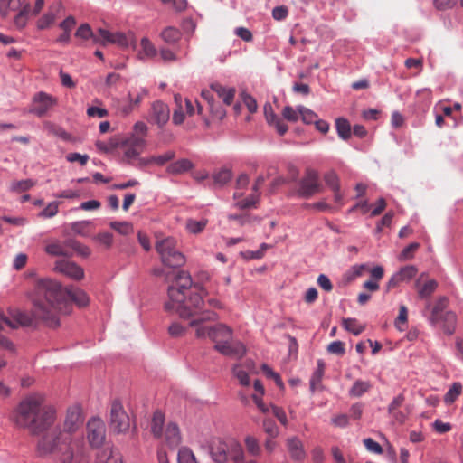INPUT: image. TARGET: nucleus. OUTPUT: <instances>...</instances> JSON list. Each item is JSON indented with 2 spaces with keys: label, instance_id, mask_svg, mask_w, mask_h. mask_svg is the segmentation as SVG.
<instances>
[{
  "label": "nucleus",
  "instance_id": "nucleus-36",
  "mask_svg": "<svg viewBox=\"0 0 463 463\" xmlns=\"http://www.w3.org/2000/svg\"><path fill=\"white\" fill-rule=\"evenodd\" d=\"M370 388L371 384L369 382L357 380L349 390V394L353 397H360L368 392Z\"/></svg>",
  "mask_w": 463,
  "mask_h": 463
},
{
  "label": "nucleus",
  "instance_id": "nucleus-54",
  "mask_svg": "<svg viewBox=\"0 0 463 463\" xmlns=\"http://www.w3.org/2000/svg\"><path fill=\"white\" fill-rule=\"evenodd\" d=\"M232 371L241 385L248 386L250 384L248 373L240 365H235Z\"/></svg>",
  "mask_w": 463,
  "mask_h": 463
},
{
  "label": "nucleus",
  "instance_id": "nucleus-5",
  "mask_svg": "<svg viewBox=\"0 0 463 463\" xmlns=\"http://www.w3.org/2000/svg\"><path fill=\"white\" fill-rule=\"evenodd\" d=\"M446 307L447 298H440L431 307L429 315L427 310L430 308V303L426 305L422 314L432 326L440 327L446 334L452 335L456 330L457 317L454 312L447 310Z\"/></svg>",
  "mask_w": 463,
  "mask_h": 463
},
{
  "label": "nucleus",
  "instance_id": "nucleus-7",
  "mask_svg": "<svg viewBox=\"0 0 463 463\" xmlns=\"http://www.w3.org/2000/svg\"><path fill=\"white\" fill-rule=\"evenodd\" d=\"M321 191L322 185L319 183L318 172L312 168H307L305 175L298 182V189L297 191L298 196L310 198Z\"/></svg>",
  "mask_w": 463,
  "mask_h": 463
},
{
  "label": "nucleus",
  "instance_id": "nucleus-63",
  "mask_svg": "<svg viewBox=\"0 0 463 463\" xmlns=\"http://www.w3.org/2000/svg\"><path fill=\"white\" fill-rule=\"evenodd\" d=\"M59 203L52 202L50 203L40 213L41 216L44 218H52L55 216L58 213Z\"/></svg>",
  "mask_w": 463,
  "mask_h": 463
},
{
  "label": "nucleus",
  "instance_id": "nucleus-61",
  "mask_svg": "<svg viewBox=\"0 0 463 463\" xmlns=\"http://www.w3.org/2000/svg\"><path fill=\"white\" fill-rule=\"evenodd\" d=\"M282 116L285 119H287L288 121H290V122H297L298 120V118H299V113H298V110H295L292 107L290 106H286L284 109H283V111H282Z\"/></svg>",
  "mask_w": 463,
  "mask_h": 463
},
{
  "label": "nucleus",
  "instance_id": "nucleus-17",
  "mask_svg": "<svg viewBox=\"0 0 463 463\" xmlns=\"http://www.w3.org/2000/svg\"><path fill=\"white\" fill-rule=\"evenodd\" d=\"M96 463H124L121 454L113 448H104L98 452Z\"/></svg>",
  "mask_w": 463,
  "mask_h": 463
},
{
  "label": "nucleus",
  "instance_id": "nucleus-15",
  "mask_svg": "<svg viewBox=\"0 0 463 463\" xmlns=\"http://www.w3.org/2000/svg\"><path fill=\"white\" fill-rule=\"evenodd\" d=\"M231 448V441L218 440L211 447V456L216 463H225L228 460V453Z\"/></svg>",
  "mask_w": 463,
  "mask_h": 463
},
{
  "label": "nucleus",
  "instance_id": "nucleus-12",
  "mask_svg": "<svg viewBox=\"0 0 463 463\" xmlns=\"http://www.w3.org/2000/svg\"><path fill=\"white\" fill-rule=\"evenodd\" d=\"M54 270L74 280H80L84 277L83 269L75 262L68 260H56Z\"/></svg>",
  "mask_w": 463,
  "mask_h": 463
},
{
  "label": "nucleus",
  "instance_id": "nucleus-23",
  "mask_svg": "<svg viewBox=\"0 0 463 463\" xmlns=\"http://www.w3.org/2000/svg\"><path fill=\"white\" fill-rule=\"evenodd\" d=\"M65 245L68 247L69 250H73L79 256L87 258L91 254V250L88 246L80 243V241L74 239L65 240Z\"/></svg>",
  "mask_w": 463,
  "mask_h": 463
},
{
  "label": "nucleus",
  "instance_id": "nucleus-60",
  "mask_svg": "<svg viewBox=\"0 0 463 463\" xmlns=\"http://www.w3.org/2000/svg\"><path fill=\"white\" fill-rule=\"evenodd\" d=\"M210 108V112L212 114V116L214 118H217L219 120H222L225 118L226 116V111L225 109L222 108V105L218 104V103H211V105L209 106Z\"/></svg>",
  "mask_w": 463,
  "mask_h": 463
},
{
  "label": "nucleus",
  "instance_id": "nucleus-64",
  "mask_svg": "<svg viewBox=\"0 0 463 463\" xmlns=\"http://www.w3.org/2000/svg\"><path fill=\"white\" fill-rule=\"evenodd\" d=\"M363 442L366 449L369 450L370 452L375 454L383 453V448L381 447V445L378 442L374 441L373 439H364Z\"/></svg>",
  "mask_w": 463,
  "mask_h": 463
},
{
  "label": "nucleus",
  "instance_id": "nucleus-57",
  "mask_svg": "<svg viewBox=\"0 0 463 463\" xmlns=\"http://www.w3.org/2000/svg\"><path fill=\"white\" fill-rule=\"evenodd\" d=\"M55 21V14L52 12H49L43 15L37 22V26L39 29L43 30L48 28L53 22Z\"/></svg>",
  "mask_w": 463,
  "mask_h": 463
},
{
  "label": "nucleus",
  "instance_id": "nucleus-21",
  "mask_svg": "<svg viewBox=\"0 0 463 463\" xmlns=\"http://www.w3.org/2000/svg\"><path fill=\"white\" fill-rule=\"evenodd\" d=\"M113 108L116 110V113L119 116L126 117L129 115L135 106L128 97L126 99H116L113 101Z\"/></svg>",
  "mask_w": 463,
  "mask_h": 463
},
{
  "label": "nucleus",
  "instance_id": "nucleus-28",
  "mask_svg": "<svg viewBox=\"0 0 463 463\" xmlns=\"http://www.w3.org/2000/svg\"><path fill=\"white\" fill-rule=\"evenodd\" d=\"M325 364L322 360L317 361V366L310 378V389L312 392L317 390L321 383L324 375Z\"/></svg>",
  "mask_w": 463,
  "mask_h": 463
},
{
  "label": "nucleus",
  "instance_id": "nucleus-9",
  "mask_svg": "<svg viewBox=\"0 0 463 463\" xmlns=\"http://www.w3.org/2000/svg\"><path fill=\"white\" fill-rule=\"evenodd\" d=\"M87 439L92 448H99L106 439V427L99 418H92L87 424Z\"/></svg>",
  "mask_w": 463,
  "mask_h": 463
},
{
  "label": "nucleus",
  "instance_id": "nucleus-47",
  "mask_svg": "<svg viewBox=\"0 0 463 463\" xmlns=\"http://www.w3.org/2000/svg\"><path fill=\"white\" fill-rule=\"evenodd\" d=\"M34 183L31 179L15 181L11 184L10 190L15 193H21L29 190Z\"/></svg>",
  "mask_w": 463,
  "mask_h": 463
},
{
  "label": "nucleus",
  "instance_id": "nucleus-4",
  "mask_svg": "<svg viewBox=\"0 0 463 463\" xmlns=\"http://www.w3.org/2000/svg\"><path fill=\"white\" fill-rule=\"evenodd\" d=\"M40 456L55 454L61 463H90V454L83 435L67 432H50L37 442Z\"/></svg>",
  "mask_w": 463,
  "mask_h": 463
},
{
  "label": "nucleus",
  "instance_id": "nucleus-20",
  "mask_svg": "<svg viewBox=\"0 0 463 463\" xmlns=\"http://www.w3.org/2000/svg\"><path fill=\"white\" fill-rule=\"evenodd\" d=\"M156 48L152 43V42L148 38L143 37L140 41V50L138 52V57L140 59H152L156 57Z\"/></svg>",
  "mask_w": 463,
  "mask_h": 463
},
{
  "label": "nucleus",
  "instance_id": "nucleus-39",
  "mask_svg": "<svg viewBox=\"0 0 463 463\" xmlns=\"http://www.w3.org/2000/svg\"><path fill=\"white\" fill-rule=\"evenodd\" d=\"M232 174L230 169L222 168L213 174V179L215 184L222 186L232 179Z\"/></svg>",
  "mask_w": 463,
  "mask_h": 463
},
{
  "label": "nucleus",
  "instance_id": "nucleus-11",
  "mask_svg": "<svg viewBox=\"0 0 463 463\" xmlns=\"http://www.w3.org/2000/svg\"><path fill=\"white\" fill-rule=\"evenodd\" d=\"M82 422L80 409L77 406L71 407L67 411L63 429L55 428L51 432H67L71 435H82L77 432Z\"/></svg>",
  "mask_w": 463,
  "mask_h": 463
},
{
  "label": "nucleus",
  "instance_id": "nucleus-26",
  "mask_svg": "<svg viewBox=\"0 0 463 463\" xmlns=\"http://www.w3.org/2000/svg\"><path fill=\"white\" fill-rule=\"evenodd\" d=\"M228 455L234 463H245V453L241 444L231 440V448Z\"/></svg>",
  "mask_w": 463,
  "mask_h": 463
},
{
  "label": "nucleus",
  "instance_id": "nucleus-38",
  "mask_svg": "<svg viewBox=\"0 0 463 463\" xmlns=\"http://www.w3.org/2000/svg\"><path fill=\"white\" fill-rule=\"evenodd\" d=\"M462 392V385L460 383H454L444 396V402L447 404L453 403Z\"/></svg>",
  "mask_w": 463,
  "mask_h": 463
},
{
  "label": "nucleus",
  "instance_id": "nucleus-3",
  "mask_svg": "<svg viewBox=\"0 0 463 463\" xmlns=\"http://www.w3.org/2000/svg\"><path fill=\"white\" fill-rule=\"evenodd\" d=\"M45 397L40 392L27 395L18 404L13 415L16 427L27 430L32 435H44L57 419L56 410L44 403Z\"/></svg>",
  "mask_w": 463,
  "mask_h": 463
},
{
  "label": "nucleus",
  "instance_id": "nucleus-44",
  "mask_svg": "<svg viewBox=\"0 0 463 463\" xmlns=\"http://www.w3.org/2000/svg\"><path fill=\"white\" fill-rule=\"evenodd\" d=\"M130 38L121 32H111L110 43L117 44L119 47H128L130 43Z\"/></svg>",
  "mask_w": 463,
  "mask_h": 463
},
{
  "label": "nucleus",
  "instance_id": "nucleus-35",
  "mask_svg": "<svg viewBox=\"0 0 463 463\" xmlns=\"http://www.w3.org/2000/svg\"><path fill=\"white\" fill-rule=\"evenodd\" d=\"M208 221L206 219L194 220L188 219L186 221V229L192 234H198L202 232L206 227Z\"/></svg>",
  "mask_w": 463,
  "mask_h": 463
},
{
  "label": "nucleus",
  "instance_id": "nucleus-41",
  "mask_svg": "<svg viewBox=\"0 0 463 463\" xmlns=\"http://www.w3.org/2000/svg\"><path fill=\"white\" fill-rule=\"evenodd\" d=\"M342 325L344 328L354 335H360L364 327L357 323V320L354 318H345L343 319Z\"/></svg>",
  "mask_w": 463,
  "mask_h": 463
},
{
  "label": "nucleus",
  "instance_id": "nucleus-16",
  "mask_svg": "<svg viewBox=\"0 0 463 463\" xmlns=\"http://www.w3.org/2000/svg\"><path fill=\"white\" fill-rule=\"evenodd\" d=\"M146 146V141L142 137H133L129 140L124 151V156L131 162L138 157Z\"/></svg>",
  "mask_w": 463,
  "mask_h": 463
},
{
  "label": "nucleus",
  "instance_id": "nucleus-32",
  "mask_svg": "<svg viewBox=\"0 0 463 463\" xmlns=\"http://www.w3.org/2000/svg\"><path fill=\"white\" fill-rule=\"evenodd\" d=\"M193 164L188 159H180L168 165L167 171L171 174H181L190 170Z\"/></svg>",
  "mask_w": 463,
  "mask_h": 463
},
{
  "label": "nucleus",
  "instance_id": "nucleus-2",
  "mask_svg": "<svg viewBox=\"0 0 463 463\" xmlns=\"http://www.w3.org/2000/svg\"><path fill=\"white\" fill-rule=\"evenodd\" d=\"M33 308L32 314L20 309H10L6 317V326L16 329L30 326L34 320H40L49 327L60 326L59 315L63 307L64 292L61 285L50 279H41L35 283L33 295Z\"/></svg>",
  "mask_w": 463,
  "mask_h": 463
},
{
  "label": "nucleus",
  "instance_id": "nucleus-33",
  "mask_svg": "<svg viewBox=\"0 0 463 463\" xmlns=\"http://www.w3.org/2000/svg\"><path fill=\"white\" fill-rule=\"evenodd\" d=\"M24 0H0V12L6 16L10 11L19 10Z\"/></svg>",
  "mask_w": 463,
  "mask_h": 463
},
{
  "label": "nucleus",
  "instance_id": "nucleus-1",
  "mask_svg": "<svg viewBox=\"0 0 463 463\" xmlns=\"http://www.w3.org/2000/svg\"><path fill=\"white\" fill-rule=\"evenodd\" d=\"M175 283L168 287V301L165 304V310L175 312L180 317L193 318L190 326L195 327V335L198 338L208 336L215 343L214 348L223 355L241 358L245 354L246 348L240 341H233V332L224 324L213 326L202 325L204 321L218 319L216 312L203 310L204 305L203 296L206 291L199 288V292L192 294L186 298L185 291L191 287L192 279L185 271H178Z\"/></svg>",
  "mask_w": 463,
  "mask_h": 463
},
{
  "label": "nucleus",
  "instance_id": "nucleus-6",
  "mask_svg": "<svg viewBox=\"0 0 463 463\" xmlns=\"http://www.w3.org/2000/svg\"><path fill=\"white\" fill-rule=\"evenodd\" d=\"M156 252L164 265L179 268L185 263V257L181 252L178 242L174 237H166L156 241Z\"/></svg>",
  "mask_w": 463,
  "mask_h": 463
},
{
  "label": "nucleus",
  "instance_id": "nucleus-46",
  "mask_svg": "<svg viewBox=\"0 0 463 463\" xmlns=\"http://www.w3.org/2000/svg\"><path fill=\"white\" fill-rule=\"evenodd\" d=\"M298 110L301 117L302 121L305 124L314 123L315 120L317 118V114L313 110H311L304 106H298Z\"/></svg>",
  "mask_w": 463,
  "mask_h": 463
},
{
  "label": "nucleus",
  "instance_id": "nucleus-34",
  "mask_svg": "<svg viewBox=\"0 0 463 463\" xmlns=\"http://www.w3.org/2000/svg\"><path fill=\"white\" fill-rule=\"evenodd\" d=\"M244 443L246 449L250 455L253 457H258L260 455L261 449L258 439L255 437L251 435L246 436L244 439Z\"/></svg>",
  "mask_w": 463,
  "mask_h": 463
},
{
  "label": "nucleus",
  "instance_id": "nucleus-22",
  "mask_svg": "<svg viewBox=\"0 0 463 463\" xmlns=\"http://www.w3.org/2000/svg\"><path fill=\"white\" fill-rule=\"evenodd\" d=\"M166 442L171 447L177 446L181 441L179 428L175 423H169L165 432Z\"/></svg>",
  "mask_w": 463,
  "mask_h": 463
},
{
  "label": "nucleus",
  "instance_id": "nucleus-24",
  "mask_svg": "<svg viewBox=\"0 0 463 463\" xmlns=\"http://www.w3.org/2000/svg\"><path fill=\"white\" fill-rule=\"evenodd\" d=\"M233 196L234 199L237 201L234 205L239 209H249L254 207L259 198L258 195L251 194L247 198L240 200V198L242 196V194L239 192H235Z\"/></svg>",
  "mask_w": 463,
  "mask_h": 463
},
{
  "label": "nucleus",
  "instance_id": "nucleus-59",
  "mask_svg": "<svg viewBox=\"0 0 463 463\" xmlns=\"http://www.w3.org/2000/svg\"><path fill=\"white\" fill-rule=\"evenodd\" d=\"M270 407H271L273 415L278 419V420L280 422V424L285 427L288 426V420L285 411L282 408L278 407L273 404H271Z\"/></svg>",
  "mask_w": 463,
  "mask_h": 463
},
{
  "label": "nucleus",
  "instance_id": "nucleus-51",
  "mask_svg": "<svg viewBox=\"0 0 463 463\" xmlns=\"http://www.w3.org/2000/svg\"><path fill=\"white\" fill-rule=\"evenodd\" d=\"M175 154L174 151H166L163 155L154 156L149 157V161L156 164L158 165H163L168 161L172 160L175 157Z\"/></svg>",
  "mask_w": 463,
  "mask_h": 463
},
{
  "label": "nucleus",
  "instance_id": "nucleus-19",
  "mask_svg": "<svg viewBox=\"0 0 463 463\" xmlns=\"http://www.w3.org/2000/svg\"><path fill=\"white\" fill-rule=\"evenodd\" d=\"M210 88L219 98L222 99L224 104L229 106L232 103L236 92L234 88H226L219 82H213Z\"/></svg>",
  "mask_w": 463,
  "mask_h": 463
},
{
  "label": "nucleus",
  "instance_id": "nucleus-48",
  "mask_svg": "<svg viewBox=\"0 0 463 463\" xmlns=\"http://www.w3.org/2000/svg\"><path fill=\"white\" fill-rule=\"evenodd\" d=\"M93 33L94 31L89 24H82L78 27L75 36L81 40L88 41L91 36H93Z\"/></svg>",
  "mask_w": 463,
  "mask_h": 463
},
{
  "label": "nucleus",
  "instance_id": "nucleus-40",
  "mask_svg": "<svg viewBox=\"0 0 463 463\" xmlns=\"http://www.w3.org/2000/svg\"><path fill=\"white\" fill-rule=\"evenodd\" d=\"M262 428L268 437L277 438L279 435V427L272 419L265 418L262 421Z\"/></svg>",
  "mask_w": 463,
  "mask_h": 463
},
{
  "label": "nucleus",
  "instance_id": "nucleus-29",
  "mask_svg": "<svg viewBox=\"0 0 463 463\" xmlns=\"http://www.w3.org/2000/svg\"><path fill=\"white\" fill-rule=\"evenodd\" d=\"M161 37L168 44L176 43L181 39V32L173 26H168L161 33Z\"/></svg>",
  "mask_w": 463,
  "mask_h": 463
},
{
  "label": "nucleus",
  "instance_id": "nucleus-53",
  "mask_svg": "<svg viewBox=\"0 0 463 463\" xmlns=\"http://www.w3.org/2000/svg\"><path fill=\"white\" fill-rule=\"evenodd\" d=\"M408 320V309L404 305H401L399 308V315L395 319V326L398 330L403 331L404 328L402 325L405 324Z\"/></svg>",
  "mask_w": 463,
  "mask_h": 463
},
{
  "label": "nucleus",
  "instance_id": "nucleus-14",
  "mask_svg": "<svg viewBox=\"0 0 463 463\" xmlns=\"http://www.w3.org/2000/svg\"><path fill=\"white\" fill-rule=\"evenodd\" d=\"M151 116L154 121L161 127L168 121L170 109L166 104L157 100L152 104Z\"/></svg>",
  "mask_w": 463,
  "mask_h": 463
},
{
  "label": "nucleus",
  "instance_id": "nucleus-10",
  "mask_svg": "<svg viewBox=\"0 0 463 463\" xmlns=\"http://www.w3.org/2000/svg\"><path fill=\"white\" fill-rule=\"evenodd\" d=\"M57 104V99L46 92L40 91L33 99L30 113L39 118L44 117Z\"/></svg>",
  "mask_w": 463,
  "mask_h": 463
},
{
  "label": "nucleus",
  "instance_id": "nucleus-52",
  "mask_svg": "<svg viewBox=\"0 0 463 463\" xmlns=\"http://www.w3.org/2000/svg\"><path fill=\"white\" fill-rule=\"evenodd\" d=\"M324 180L326 184L331 190H337L340 188L338 176L334 171H330L325 174Z\"/></svg>",
  "mask_w": 463,
  "mask_h": 463
},
{
  "label": "nucleus",
  "instance_id": "nucleus-50",
  "mask_svg": "<svg viewBox=\"0 0 463 463\" xmlns=\"http://www.w3.org/2000/svg\"><path fill=\"white\" fill-rule=\"evenodd\" d=\"M229 220H234L238 222L240 226H245L247 224H250L253 221L259 220L257 217L252 216L250 214H230L228 216Z\"/></svg>",
  "mask_w": 463,
  "mask_h": 463
},
{
  "label": "nucleus",
  "instance_id": "nucleus-27",
  "mask_svg": "<svg viewBox=\"0 0 463 463\" xmlns=\"http://www.w3.org/2000/svg\"><path fill=\"white\" fill-rule=\"evenodd\" d=\"M418 286V295L420 298H430L438 287V283L434 279H429L422 286H420L419 281H417Z\"/></svg>",
  "mask_w": 463,
  "mask_h": 463
},
{
  "label": "nucleus",
  "instance_id": "nucleus-58",
  "mask_svg": "<svg viewBox=\"0 0 463 463\" xmlns=\"http://www.w3.org/2000/svg\"><path fill=\"white\" fill-rule=\"evenodd\" d=\"M261 369L265 375L269 378L273 379L279 387L282 388L284 386L283 382L279 373H275L269 365L264 364H262Z\"/></svg>",
  "mask_w": 463,
  "mask_h": 463
},
{
  "label": "nucleus",
  "instance_id": "nucleus-31",
  "mask_svg": "<svg viewBox=\"0 0 463 463\" xmlns=\"http://www.w3.org/2000/svg\"><path fill=\"white\" fill-rule=\"evenodd\" d=\"M337 134L343 140H347L351 137V126L347 119L340 118L335 120Z\"/></svg>",
  "mask_w": 463,
  "mask_h": 463
},
{
  "label": "nucleus",
  "instance_id": "nucleus-42",
  "mask_svg": "<svg viewBox=\"0 0 463 463\" xmlns=\"http://www.w3.org/2000/svg\"><path fill=\"white\" fill-rule=\"evenodd\" d=\"M31 6L25 4L14 17V24L19 28H24L27 23Z\"/></svg>",
  "mask_w": 463,
  "mask_h": 463
},
{
  "label": "nucleus",
  "instance_id": "nucleus-25",
  "mask_svg": "<svg viewBox=\"0 0 463 463\" xmlns=\"http://www.w3.org/2000/svg\"><path fill=\"white\" fill-rule=\"evenodd\" d=\"M67 294L69 298L80 307H84L89 303V297L87 294L78 288H68Z\"/></svg>",
  "mask_w": 463,
  "mask_h": 463
},
{
  "label": "nucleus",
  "instance_id": "nucleus-55",
  "mask_svg": "<svg viewBox=\"0 0 463 463\" xmlns=\"http://www.w3.org/2000/svg\"><path fill=\"white\" fill-rule=\"evenodd\" d=\"M366 266L364 264L354 265L350 270L345 273V278L348 281H352L355 279L357 277H360Z\"/></svg>",
  "mask_w": 463,
  "mask_h": 463
},
{
  "label": "nucleus",
  "instance_id": "nucleus-45",
  "mask_svg": "<svg viewBox=\"0 0 463 463\" xmlns=\"http://www.w3.org/2000/svg\"><path fill=\"white\" fill-rule=\"evenodd\" d=\"M178 463H197L195 457L188 448H181L177 454Z\"/></svg>",
  "mask_w": 463,
  "mask_h": 463
},
{
  "label": "nucleus",
  "instance_id": "nucleus-18",
  "mask_svg": "<svg viewBox=\"0 0 463 463\" xmlns=\"http://www.w3.org/2000/svg\"><path fill=\"white\" fill-rule=\"evenodd\" d=\"M45 252L51 256L71 257L72 251L65 245V241L61 242L58 240L52 241L45 245Z\"/></svg>",
  "mask_w": 463,
  "mask_h": 463
},
{
  "label": "nucleus",
  "instance_id": "nucleus-62",
  "mask_svg": "<svg viewBox=\"0 0 463 463\" xmlns=\"http://www.w3.org/2000/svg\"><path fill=\"white\" fill-rule=\"evenodd\" d=\"M327 351L330 354L343 355L345 352V345L342 341H334L328 345Z\"/></svg>",
  "mask_w": 463,
  "mask_h": 463
},
{
  "label": "nucleus",
  "instance_id": "nucleus-49",
  "mask_svg": "<svg viewBox=\"0 0 463 463\" xmlns=\"http://www.w3.org/2000/svg\"><path fill=\"white\" fill-rule=\"evenodd\" d=\"M110 227L120 234L127 235L133 232L131 223L128 222H112Z\"/></svg>",
  "mask_w": 463,
  "mask_h": 463
},
{
  "label": "nucleus",
  "instance_id": "nucleus-30",
  "mask_svg": "<svg viewBox=\"0 0 463 463\" xmlns=\"http://www.w3.org/2000/svg\"><path fill=\"white\" fill-rule=\"evenodd\" d=\"M165 416L160 411H155L152 419L151 430L155 437H161L163 433V425Z\"/></svg>",
  "mask_w": 463,
  "mask_h": 463
},
{
  "label": "nucleus",
  "instance_id": "nucleus-8",
  "mask_svg": "<svg viewBox=\"0 0 463 463\" xmlns=\"http://www.w3.org/2000/svg\"><path fill=\"white\" fill-rule=\"evenodd\" d=\"M110 426L118 433L128 430L130 420L120 402L114 401L110 408Z\"/></svg>",
  "mask_w": 463,
  "mask_h": 463
},
{
  "label": "nucleus",
  "instance_id": "nucleus-37",
  "mask_svg": "<svg viewBox=\"0 0 463 463\" xmlns=\"http://www.w3.org/2000/svg\"><path fill=\"white\" fill-rule=\"evenodd\" d=\"M175 101L176 103L177 109H175V111L173 113L172 120L175 125H180L184 121V118H185V115L183 111V107H182V101H183L182 96L180 94H175Z\"/></svg>",
  "mask_w": 463,
  "mask_h": 463
},
{
  "label": "nucleus",
  "instance_id": "nucleus-43",
  "mask_svg": "<svg viewBox=\"0 0 463 463\" xmlns=\"http://www.w3.org/2000/svg\"><path fill=\"white\" fill-rule=\"evenodd\" d=\"M417 272H418V269L415 266L408 265V266L402 268L396 273H397L401 282H403V281L411 280L412 278H414L416 276Z\"/></svg>",
  "mask_w": 463,
  "mask_h": 463
},
{
  "label": "nucleus",
  "instance_id": "nucleus-56",
  "mask_svg": "<svg viewBox=\"0 0 463 463\" xmlns=\"http://www.w3.org/2000/svg\"><path fill=\"white\" fill-rule=\"evenodd\" d=\"M420 244L418 242H412L405 247L400 254L401 260H410L413 257V253L419 249Z\"/></svg>",
  "mask_w": 463,
  "mask_h": 463
},
{
  "label": "nucleus",
  "instance_id": "nucleus-13",
  "mask_svg": "<svg viewBox=\"0 0 463 463\" xmlns=\"http://www.w3.org/2000/svg\"><path fill=\"white\" fill-rule=\"evenodd\" d=\"M286 445L292 460L300 462L306 458L307 454L303 443L298 438H288L286 441Z\"/></svg>",
  "mask_w": 463,
  "mask_h": 463
}]
</instances>
